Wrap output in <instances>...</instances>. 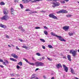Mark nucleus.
<instances>
[{
    "label": "nucleus",
    "instance_id": "obj_8",
    "mask_svg": "<svg viewBox=\"0 0 79 79\" xmlns=\"http://www.w3.org/2000/svg\"><path fill=\"white\" fill-rule=\"evenodd\" d=\"M69 28V26H66L63 27V29L65 31H68Z\"/></svg>",
    "mask_w": 79,
    "mask_h": 79
},
{
    "label": "nucleus",
    "instance_id": "obj_62",
    "mask_svg": "<svg viewBox=\"0 0 79 79\" xmlns=\"http://www.w3.org/2000/svg\"><path fill=\"white\" fill-rule=\"evenodd\" d=\"M11 45L13 47H15V46H14L13 45V44H11Z\"/></svg>",
    "mask_w": 79,
    "mask_h": 79
},
{
    "label": "nucleus",
    "instance_id": "obj_16",
    "mask_svg": "<svg viewBox=\"0 0 79 79\" xmlns=\"http://www.w3.org/2000/svg\"><path fill=\"white\" fill-rule=\"evenodd\" d=\"M14 11V9L13 8L11 7L10 8V12L11 13V15H13L14 13H13V11Z\"/></svg>",
    "mask_w": 79,
    "mask_h": 79
},
{
    "label": "nucleus",
    "instance_id": "obj_36",
    "mask_svg": "<svg viewBox=\"0 0 79 79\" xmlns=\"http://www.w3.org/2000/svg\"><path fill=\"white\" fill-rule=\"evenodd\" d=\"M47 58L48 60H49V61H52V59H50V58H49L48 57H47Z\"/></svg>",
    "mask_w": 79,
    "mask_h": 79
},
{
    "label": "nucleus",
    "instance_id": "obj_57",
    "mask_svg": "<svg viewBox=\"0 0 79 79\" xmlns=\"http://www.w3.org/2000/svg\"><path fill=\"white\" fill-rule=\"evenodd\" d=\"M43 77L44 79H46V77H45V76H43Z\"/></svg>",
    "mask_w": 79,
    "mask_h": 79
},
{
    "label": "nucleus",
    "instance_id": "obj_61",
    "mask_svg": "<svg viewBox=\"0 0 79 79\" xmlns=\"http://www.w3.org/2000/svg\"><path fill=\"white\" fill-rule=\"evenodd\" d=\"M51 79H55V78L54 77H52Z\"/></svg>",
    "mask_w": 79,
    "mask_h": 79
},
{
    "label": "nucleus",
    "instance_id": "obj_35",
    "mask_svg": "<svg viewBox=\"0 0 79 79\" xmlns=\"http://www.w3.org/2000/svg\"><path fill=\"white\" fill-rule=\"evenodd\" d=\"M16 68L18 69H19L20 68V67L18 65H17Z\"/></svg>",
    "mask_w": 79,
    "mask_h": 79
},
{
    "label": "nucleus",
    "instance_id": "obj_43",
    "mask_svg": "<svg viewBox=\"0 0 79 79\" xmlns=\"http://www.w3.org/2000/svg\"><path fill=\"white\" fill-rule=\"evenodd\" d=\"M6 38H7V39H9V36H8V35H6Z\"/></svg>",
    "mask_w": 79,
    "mask_h": 79
},
{
    "label": "nucleus",
    "instance_id": "obj_29",
    "mask_svg": "<svg viewBox=\"0 0 79 79\" xmlns=\"http://www.w3.org/2000/svg\"><path fill=\"white\" fill-rule=\"evenodd\" d=\"M40 40L41 41H42V42H45V40H44L43 39H40Z\"/></svg>",
    "mask_w": 79,
    "mask_h": 79
},
{
    "label": "nucleus",
    "instance_id": "obj_54",
    "mask_svg": "<svg viewBox=\"0 0 79 79\" xmlns=\"http://www.w3.org/2000/svg\"><path fill=\"white\" fill-rule=\"evenodd\" d=\"M53 1H54L55 2H57V1H59V0H53Z\"/></svg>",
    "mask_w": 79,
    "mask_h": 79
},
{
    "label": "nucleus",
    "instance_id": "obj_37",
    "mask_svg": "<svg viewBox=\"0 0 79 79\" xmlns=\"http://www.w3.org/2000/svg\"><path fill=\"white\" fill-rule=\"evenodd\" d=\"M36 29H40V28L39 27H36L35 28Z\"/></svg>",
    "mask_w": 79,
    "mask_h": 79
},
{
    "label": "nucleus",
    "instance_id": "obj_22",
    "mask_svg": "<svg viewBox=\"0 0 79 79\" xmlns=\"http://www.w3.org/2000/svg\"><path fill=\"white\" fill-rule=\"evenodd\" d=\"M4 61L5 62H6L5 64H6V63L7 64H9V62L7 60H4Z\"/></svg>",
    "mask_w": 79,
    "mask_h": 79
},
{
    "label": "nucleus",
    "instance_id": "obj_33",
    "mask_svg": "<svg viewBox=\"0 0 79 79\" xmlns=\"http://www.w3.org/2000/svg\"><path fill=\"white\" fill-rule=\"evenodd\" d=\"M23 28V27H22V26H20L18 28L19 29H21Z\"/></svg>",
    "mask_w": 79,
    "mask_h": 79
},
{
    "label": "nucleus",
    "instance_id": "obj_11",
    "mask_svg": "<svg viewBox=\"0 0 79 79\" xmlns=\"http://www.w3.org/2000/svg\"><path fill=\"white\" fill-rule=\"evenodd\" d=\"M3 13L4 15H7L8 13V11L6 9H4L3 10Z\"/></svg>",
    "mask_w": 79,
    "mask_h": 79
},
{
    "label": "nucleus",
    "instance_id": "obj_1",
    "mask_svg": "<svg viewBox=\"0 0 79 79\" xmlns=\"http://www.w3.org/2000/svg\"><path fill=\"white\" fill-rule=\"evenodd\" d=\"M52 35V36H54L55 37H56L58 38L59 40H60V41H64V42H65L66 41V40L63 38L61 36H58V35L55 34V33L53 34Z\"/></svg>",
    "mask_w": 79,
    "mask_h": 79
},
{
    "label": "nucleus",
    "instance_id": "obj_6",
    "mask_svg": "<svg viewBox=\"0 0 79 79\" xmlns=\"http://www.w3.org/2000/svg\"><path fill=\"white\" fill-rule=\"evenodd\" d=\"M68 13V11L66 10H61L60 11L57 12V13L58 14H59V13Z\"/></svg>",
    "mask_w": 79,
    "mask_h": 79
},
{
    "label": "nucleus",
    "instance_id": "obj_48",
    "mask_svg": "<svg viewBox=\"0 0 79 79\" xmlns=\"http://www.w3.org/2000/svg\"><path fill=\"white\" fill-rule=\"evenodd\" d=\"M32 2L33 3H35V2H36V0L32 1Z\"/></svg>",
    "mask_w": 79,
    "mask_h": 79
},
{
    "label": "nucleus",
    "instance_id": "obj_25",
    "mask_svg": "<svg viewBox=\"0 0 79 79\" xmlns=\"http://www.w3.org/2000/svg\"><path fill=\"white\" fill-rule=\"evenodd\" d=\"M48 46L50 48H53V47L51 45H48Z\"/></svg>",
    "mask_w": 79,
    "mask_h": 79
},
{
    "label": "nucleus",
    "instance_id": "obj_58",
    "mask_svg": "<svg viewBox=\"0 0 79 79\" xmlns=\"http://www.w3.org/2000/svg\"><path fill=\"white\" fill-rule=\"evenodd\" d=\"M40 12H43V13H45V11L44 10L43 11H41Z\"/></svg>",
    "mask_w": 79,
    "mask_h": 79
},
{
    "label": "nucleus",
    "instance_id": "obj_60",
    "mask_svg": "<svg viewBox=\"0 0 79 79\" xmlns=\"http://www.w3.org/2000/svg\"><path fill=\"white\" fill-rule=\"evenodd\" d=\"M8 47H11V46H10V45H8Z\"/></svg>",
    "mask_w": 79,
    "mask_h": 79
},
{
    "label": "nucleus",
    "instance_id": "obj_50",
    "mask_svg": "<svg viewBox=\"0 0 79 79\" xmlns=\"http://www.w3.org/2000/svg\"><path fill=\"white\" fill-rule=\"evenodd\" d=\"M42 0H36V2H39L40 1H42Z\"/></svg>",
    "mask_w": 79,
    "mask_h": 79
},
{
    "label": "nucleus",
    "instance_id": "obj_56",
    "mask_svg": "<svg viewBox=\"0 0 79 79\" xmlns=\"http://www.w3.org/2000/svg\"><path fill=\"white\" fill-rule=\"evenodd\" d=\"M53 32H52L51 33V35H52L53 34Z\"/></svg>",
    "mask_w": 79,
    "mask_h": 79
},
{
    "label": "nucleus",
    "instance_id": "obj_47",
    "mask_svg": "<svg viewBox=\"0 0 79 79\" xmlns=\"http://www.w3.org/2000/svg\"><path fill=\"white\" fill-rule=\"evenodd\" d=\"M63 58H64L65 59H66V56H63Z\"/></svg>",
    "mask_w": 79,
    "mask_h": 79
},
{
    "label": "nucleus",
    "instance_id": "obj_39",
    "mask_svg": "<svg viewBox=\"0 0 79 79\" xmlns=\"http://www.w3.org/2000/svg\"><path fill=\"white\" fill-rule=\"evenodd\" d=\"M26 11H30L31 10L29 9H27L25 10Z\"/></svg>",
    "mask_w": 79,
    "mask_h": 79
},
{
    "label": "nucleus",
    "instance_id": "obj_26",
    "mask_svg": "<svg viewBox=\"0 0 79 79\" xmlns=\"http://www.w3.org/2000/svg\"><path fill=\"white\" fill-rule=\"evenodd\" d=\"M22 47L23 48H26V49H27V48H28V47L26 46H22Z\"/></svg>",
    "mask_w": 79,
    "mask_h": 79
},
{
    "label": "nucleus",
    "instance_id": "obj_4",
    "mask_svg": "<svg viewBox=\"0 0 79 79\" xmlns=\"http://www.w3.org/2000/svg\"><path fill=\"white\" fill-rule=\"evenodd\" d=\"M70 53H72L73 55V56H75L76 55H77V53L75 51L73 50H71L69 52Z\"/></svg>",
    "mask_w": 79,
    "mask_h": 79
},
{
    "label": "nucleus",
    "instance_id": "obj_34",
    "mask_svg": "<svg viewBox=\"0 0 79 79\" xmlns=\"http://www.w3.org/2000/svg\"><path fill=\"white\" fill-rule=\"evenodd\" d=\"M36 55L38 56H40V54L39 53H36Z\"/></svg>",
    "mask_w": 79,
    "mask_h": 79
},
{
    "label": "nucleus",
    "instance_id": "obj_40",
    "mask_svg": "<svg viewBox=\"0 0 79 79\" xmlns=\"http://www.w3.org/2000/svg\"><path fill=\"white\" fill-rule=\"evenodd\" d=\"M42 60V58H40V59H38V60H39V61H41Z\"/></svg>",
    "mask_w": 79,
    "mask_h": 79
},
{
    "label": "nucleus",
    "instance_id": "obj_24",
    "mask_svg": "<svg viewBox=\"0 0 79 79\" xmlns=\"http://www.w3.org/2000/svg\"><path fill=\"white\" fill-rule=\"evenodd\" d=\"M18 64H19L20 66H22L23 65V64L21 62H20Z\"/></svg>",
    "mask_w": 79,
    "mask_h": 79
},
{
    "label": "nucleus",
    "instance_id": "obj_49",
    "mask_svg": "<svg viewBox=\"0 0 79 79\" xmlns=\"http://www.w3.org/2000/svg\"><path fill=\"white\" fill-rule=\"evenodd\" d=\"M75 79L74 78H73L72 79H79V78H78L75 77Z\"/></svg>",
    "mask_w": 79,
    "mask_h": 79
},
{
    "label": "nucleus",
    "instance_id": "obj_18",
    "mask_svg": "<svg viewBox=\"0 0 79 79\" xmlns=\"http://www.w3.org/2000/svg\"><path fill=\"white\" fill-rule=\"evenodd\" d=\"M67 58L69 61H71V56L70 55H68Z\"/></svg>",
    "mask_w": 79,
    "mask_h": 79
},
{
    "label": "nucleus",
    "instance_id": "obj_27",
    "mask_svg": "<svg viewBox=\"0 0 79 79\" xmlns=\"http://www.w3.org/2000/svg\"><path fill=\"white\" fill-rule=\"evenodd\" d=\"M0 5H5V3L3 2H1Z\"/></svg>",
    "mask_w": 79,
    "mask_h": 79
},
{
    "label": "nucleus",
    "instance_id": "obj_45",
    "mask_svg": "<svg viewBox=\"0 0 79 79\" xmlns=\"http://www.w3.org/2000/svg\"><path fill=\"white\" fill-rule=\"evenodd\" d=\"M42 48H43V49H45V46H42Z\"/></svg>",
    "mask_w": 79,
    "mask_h": 79
},
{
    "label": "nucleus",
    "instance_id": "obj_52",
    "mask_svg": "<svg viewBox=\"0 0 79 79\" xmlns=\"http://www.w3.org/2000/svg\"><path fill=\"white\" fill-rule=\"evenodd\" d=\"M64 1H65V2H68L69 1V0H64Z\"/></svg>",
    "mask_w": 79,
    "mask_h": 79
},
{
    "label": "nucleus",
    "instance_id": "obj_32",
    "mask_svg": "<svg viewBox=\"0 0 79 79\" xmlns=\"http://www.w3.org/2000/svg\"><path fill=\"white\" fill-rule=\"evenodd\" d=\"M66 16L67 17H71V16H72V15H66Z\"/></svg>",
    "mask_w": 79,
    "mask_h": 79
},
{
    "label": "nucleus",
    "instance_id": "obj_9",
    "mask_svg": "<svg viewBox=\"0 0 79 79\" xmlns=\"http://www.w3.org/2000/svg\"><path fill=\"white\" fill-rule=\"evenodd\" d=\"M9 18V17H8V16L7 15H4L3 16V17L1 18V19L2 20H3V19H5L6 20V19H8Z\"/></svg>",
    "mask_w": 79,
    "mask_h": 79
},
{
    "label": "nucleus",
    "instance_id": "obj_21",
    "mask_svg": "<svg viewBox=\"0 0 79 79\" xmlns=\"http://www.w3.org/2000/svg\"><path fill=\"white\" fill-rule=\"evenodd\" d=\"M35 74H33V75H32L31 76V79H33L35 77Z\"/></svg>",
    "mask_w": 79,
    "mask_h": 79
},
{
    "label": "nucleus",
    "instance_id": "obj_44",
    "mask_svg": "<svg viewBox=\"0 0 79 79\" xmlns=\"http://www.w3.org/2000/svg\"><path fill=\"white\" fill-rule=\"evenodd\" d=\"M32 60H34V61H36V60L34 59V57H32Z\"/></svg>",
    "mask_w": 79,
    "mask_h": 79
},
{
    "label": "nucleus",
    "instance_id": "obj_41",
    "mask_svg": "<svg viewBox=\"0 0 79 79\" xmlns=\"http://www.w3.org/2000/svg\"><path fill=\"white\" fill-rule=\"evenodd\" d=\"M44 29H48V28H47V27L45 26H44Z\"/></svg>",
    "mask_w": 79,
    "mask_h": 79
},
{
    "label": "nucleus",
    "instance_id": "obj_59",
    "mask_svg": "<svg viewBox=\"0 0 79 79\" xmlns=\"http://www.w3.org/2000/svg\"><path fill=\"white\" fill-rule=\"evenodd\" d=\"M42 59H43V60H44V59H45V57H42Z\"/></svg>",
    "mask_w": 79,
    "mask_h": 79
},
{
    "label": "nucleus",
    "instance_id": "obj_51",
    "mask_svg": "<svg viewBox=\"0 0 79 79\" xmlns=\"http://www.w3.org/2000/svg\"><path fill=\"white\" fill-rule=\"evenodd\" d=\"M39 69L38 68H37L35 70V71L36 72L37 71L39 70Z\"/></svg>",
    "mask_w": 79,
    "mask_h": 79
},
{
    "label": "nucleus",
    "instance_id": "obj_3",
    "mask_svg": "<svg viewBox=\"0 0 79 79\" xmlns=\"http://www.w3.org/2000/svg\"><path fill=\"white\" fill-rule=\"evenodd\" d=\"M52 4L53 5H52V7L54 8H55V6H60V2H53Z\"/></svg>",
    "mask_w": 79,
    "mask_h": 79
},
{
    "label": "nucleus",
    "instance_id": "obj_2",
    "mask_svg": "<svg viewBox=\"0 0 79 79\" xmlns=\"http://www.w3.org/2000/svg\"><path fill=\"white\" fill-rule=\"evenodd\" d=\"M35 65L36 66H44V64L41 62L38 61L35 63Z\"/></svg>",
    "mask_w": 79,
    "mask_h": 79
},
{
    "label": "nucleus",
    "instance_id": "obj_14",
    "mask_svg": "<svg viewBox=\"0 0 79 79\" xmlns=\"http://www.w3.org/2000/svg\"><path fill=\"white\" fill-rule=\"evenodd\" d=\"M0 62H2V64L5 66H6V64H5V62H3V60L2 59H0Z\"/></svg>",
    "mask_w": 79,
    "mask_h": 79
},
{
    "label": "nucleus",
    "instance_id": "obj_64",
    "mask_svg": "<svg viewBox=\"0 0 79 79\" xmlns=\"http://www.w3.org/2000/svg\"><path fill=\"white\" fill-rule=\"evenodd\" d=\"M77 51H78V52H79V49H78Z\"/></svg>",
    "mask_w": 79,
    "mask_h": 79
},
{
    "label": "nucleus",
    "instance_id": "obj_31",
    "mask_svg": "<svg viewBox=\"0 0 79 79\" xmlns=\"http://www.w3.org/2000/svg\"><path fill=\"white\" fill-rule=\"evenodd\" d=\"M20 6L21 7V8H22V9L24 7L23 6V5H22V4H20Z\"/></svg>",
    "mask_w": 79,
    "mask_h": 79
},
{
    "label": "nucleus",
    "instance_id": "obj_63",
    "mask_svg": "<svg viewBox=\"0 0 79 79\" xmlns=\"http://www.w3.org/2000/svg\"><path fill=\"white\" fill-rule=\"evenodd\" d=\"M11 79H15V78H11Z\"/></svg>",
    "mask_w": 79,
    "mask_h": 79
},
{
    "label": "nucleus",
    "instance_id": "obj_17",
    "mask_svg": "<svg viewBox=\"0 0 79 79\" xmlns=\"http://www.w3.org/2000/svg\"><path fill=\"white\" fill-rule=\"evenodd\" d=\"M10 60H11V61H15V62H16V61H17V60L14 58H10Z\"/></svg>",
    "mask_w": 79,
    "mask_h": 79
},
{
    "label": "nucleus",
    "instance_id": "obj_5",
    "mask_svg": "<svg viewBox=\"0 0 79 79\" xmlns=\"http://www.w3.org/2000/svg\"><path fill=\"white\" fill-rule=\"evenodd\" d=\"M49 16L50 17V18H53V19H58L57 17L55 16L52 14H51L49 15Z\"/></svg>",
    "mask_w": 79,
    "mask_h": 79
},
{
    "label": "nucleus",
    "instance_id": "obj_7",
    "mask_svg": "<svg viewBox=\"0 0 79 79\" xmlns=\"http://www.w3.org/2000/svg\"><path fill=\"white\" fill-rule=\"evenodd\" d=\"M63 67L64 68V71L67 73L68 71V67H66V66L64 64H63Z\"/></svg>",
    "mask_w": 79,
    "mask_h": 79
},
{
    "label": "nucleus",
    "instance_id": "obj_12",
    "mask_svg": "<svg viewBox=\"0 0 79 79\" xmlns=\"http://www.w3.org/2000/svg\"><path fill=\"white\" fill-rule=\"evenodd\" d=\"M0 27H2V28H5L6 27L5 25H3L2 24H0Z\"/></svg>",
    "mask_w": 79,
    "mask_h": 79
},
{
    "label": "nucleus",
    "instance_id": "obj_42",
    "mask_svg": "<svg viewBox=\"0 0 79 79\" xmlns=\"http://www.w3.org/2000/svg\"><path fill=\"white\" fill-rule=\"evenodd\" d=\"M16 49H17V50H19V48L18 46H16Z\"/></svg>",
    "mask_w": 79,
    "mask_h": 79
},
{
    "label": "nucleus",
    "instance_id": "obj_46",
    "mask_svg": "<svg viewBox=\"0 0 79 79\" xmlns=\"http://www.w3.org/2000/svg\"><path fill=\"white\" fill-rule=\"evenodd\" d=\"M19 40H20V42H23V40H22L21 39H19Z\"/></svg>",
    "mask_w": 79,
    "mask_h": 79
},
{
    "label": "nucleus",
    "instance_id": "obj_28",
    "mask_svg": "<svg viewBox=\"0 0 79 79\" xmlns=\"http://www.w3.org/2000/svg\"><path fill=\"white\" fill-rule=\"evenodd\" d=\"M60 2L61 3H65V2L64 1L60 0Z\"/></svg>",
    "mask_w": 79,
    "mask_h": 79
},
{
    "label": "nucleus",
    "instance_id": "obj_30",
    "mask_svg": "<svg viewBox=\"0 0 79 79\" xmlns=\"http://www.w3.org/2000/svg\"><path fill=\"white\" fill-rule=\"evenodd\" d=\"M25 61H26V62H27V63H29V61H28V60H27V59H26L25 58H24L23 59Z\"/></svg>",
    "mask_w": 79,
    "mask_h": 79
},
{
    "label": "nucleus",
    "instance_id": "obj_53",
    "mask_svg": "<svg viewBox=\"0 0 79 79\" xmlns=\"http://www.w3.org/2000/svg\"><path fill=\"white\" fill-rule=\"evenodd\" d=\"M37 13V12H36V11L32 12V13Z\"/></svg>",
    "mask_w": 79,
    "mask_h": 79
},
{
    "label": "nucleus",
    "instance_id": "obj_13",
    "mask_svg": "<svg viewBox=\"0 0 79 79\" xmlns=\"http://www.w3.org/2000/svg\"><path fill=\"white\" fill-rule=\"evenodd\" d=\"M56 66L57 68L59 69V68H61L62 67V66H61V65L60 64H59L56 65Z\"/></svg>",
    "mask_w": 79,
    "mask_h": 79
},
{
    "label": "nucleus",
    "instance_id": "obj_23",
    "mask_svg": "<svg viewBox=\"0 0 79 79\" xmlns=\"http://www.w3.org/2000/svg\"><path fill=\"white\" fill-rule=\"evenodd\" d=\"M44 33L46 35H48V32H47V31H44Z\"/></svg>",
    "mask_w": 79,
    "mask_h": 79
},
{
    "label": "nucleus",
    "instance_id": "obj_55",
    "mask_svg": "<svg viewBox=\"0 0 79 79\" xmlns=\"http://www.w3.org/2000/svg\"><path fill=\"white\" fill-rule=\"evenodd\" d=\"M0 67H1V68H3V65H0Z\"/></svg>",
    "mask_w": 79,
    "mask_h": 79
},
{
    "label": "nucleus",
    "instance_id": "obj_19",
    "mask_svg": "<svg viewBox=\"0 0 79 79\" xmlns=\"http://www.w3.org/2000/svg\"><path fill=\"white\" fill-rule=\"evenodd\" d=\"M30 65H32V66H34L35 65V64L33 63H31V62H29V63Z\"/></svg>",
    "mask_w": 79,
    "mask_h": 79
},
{
    "label": "nucleus",
    "instance_id": "obj_20",
    "mask_svg": "<svg viewBox=\"0 0 79 79\" xmlns=\"http://www.w3.org/2000/svg\"><path fill=\"white\" fill-rule=\"evenodd\" d=\"M68 34H69L70 36H71V35H73L74 34L72 32H69Z\"/></svg>",
    "mask_w": 79,
    "mask_h": 79
},
{
    "label": "nucleus",
    "instance_id": "obj_10",
    "mask_svg": "<svg viewBox=\"0 0 79 79\" xmlns=\"http://www.w3.org/2000/svg\"><path fill=\"white\" fill-rule=\"evenodd\" d=\"M11 56H12V57H13L17 59L18 58V56L16 55L15 54V53H12L11 54Z\"/></svg>",
    "mask_w": 79,
    "mask_h": 79
},
{
    "label": "nucleus",
    "instance_id": "obj_15",
    "mask_svg": "<svg viewBox=\"0 0 79 79\" xmlns=\"http://www.w3.org/2000/svg\"><path fill=\"white\" fill-rule=\"evenodd\" d=\"M70 71L72 74H75V73H74V70H73V68H70Z\"/></svg>",
    "mask_w": 79,
    "mask_h": 79
},
{
    "label": "nucleus",
    "instance_id": "obj_38",
    "mask_svg": "<svg viewBox=\"0 0 79 79\" xmlns=\"http://www.w3.org/2000/svg\"><path fill=\"white\" fill-rule=\"evenodd\" d=\"M21 30L23 31V32H24V31H25L24 29H23V28L21 29Z\"/></svg>",
    "mask_w": 79,
    "mask_h": 79
}]
</instances>
